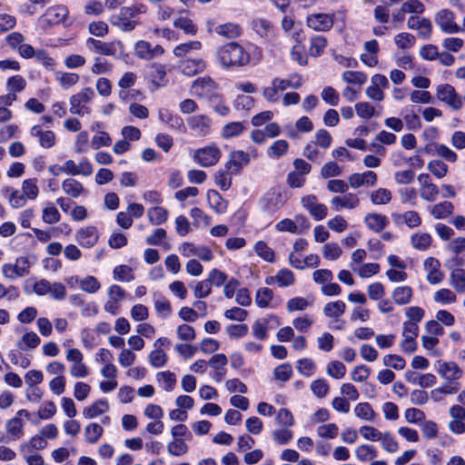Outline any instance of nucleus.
Instances as JSON below:
<instances>
[{
	"instance_id": "nucleus-1",
	"label": "nucleus",
	"mask_w": 465,
	"mask_h": 465,
	"mask_svg": "<svg viewBox=\"0 0 465 465\" xmlns=\"http://www.w3.org/2000/svg\"><path fill=\"white\" fill-rule=\"evenodd\" d=\"M261 58V49L253 45L243 47L235 42H231L221 46L217 51V59L224 68L244 66L249 63L256 64Z\"/></svg>"
},
{
	"instance_id": "nucleus-2",
	"label": "nucleus",
	"mask_w": 465,
	"mask_h": 465,
	"mask_svg": "<svg viewBox=\"0 0 465 465\" xmlns=\"http://www.w3.org/2000/svg\"><path fill=\"white\" fill-rule=\"evenodd\" d=\"M32 292L38 296L49 295L55 301L65 299L67 292L65 285L59 282H49L46 279L34 280L31 284Z\"/></svg>"
},
{
	"instance_id": "nucleus-3",
	"label": "nucleus",
	"mask_w": 465,
	"mask_h": 465,
	"mask_svg": "<svg viewBox=\"0 0 465 465\" xmlns=\"http://www.w3.org/2000/svg\"><path fill=\"white\" fill-rule=\"evenodd\" d=\"M288 200V193L280 187L270 189L260 200V205L262 211L266 213H275L281 210Z\"/></svg>"
},
{
	"instance_id": "nucleus-4",
	"label": "nucleus",
	"mask_w": 465,
	"mask_h": 465,
	"mask_svg": "<svg viewBox=\"0 0 465 465\" xmlns=\"http://www.w3.org/2000/svg\"><path fill=\"white\" fill-rule=\"evenodd\" d=\"M68 15V9L63 5H55L48 7L38 18L37 26L42 30H47L64 22Z\"/></svg>"
},
{
	"instance_id": "nucleus-5",
	"label": "nucleus",
	"mask_w": 465,
	"mask_h": 465,
	"mask_svg": "<svg viewBox=\"0 0 465 465\" xmlns=\"http://www.w3.org/2000/svg\"><path fill=\"white\" fill-rule=\"evenodd\" d=\"M221 156V149L216 143H210L192 151V157L194 163L205 168L215 165Z\"/></svg>"
},
{
	"instance_id": "nucleus-6",
	"label": "nucleus",
	"mask_w": 465,
	"mask_h": 465,
	"mask_svg": "<svg viewBox=\"0 0 465 465\" xmlns=\"http://www.w3.org/2000/svg\"><path fill=\"white\" fill-rule=\"evenodd\" d=\"M464 261L459 256H454L446 261L445 266L450 271V284L459 293H465V270L461 268Z\"/></svg>"
},
{
	"instance_id": "nucleus-7",
	"label": "nucleus",
	"mask_w": 465,
	"mask_h": 465,
	"mask_svg": "<svg viewBox=\"0 0 465 465\" xmlns=\"http://www.w3.org/2000/svg\"><path fill=\"white\" fill-rule=\"evenodd\" d=\"M94 91L91 87H84L73 94L70 99V113L77 115L89 114L91 108L89 103L94 98Z\"/></svg>"
},
{
	"instance_id": "nucleus-8",
	"label": "nucleus",
	"mask_w": 465,
	"mask_h": 465,
	"mask_svg": "<svg viewBox=\"0 0 465 465\" xmlns=\"http://www.w3.org/2000/svg\"><path fill=\"white\" fill-rule=\"evenodd\" d=\"M31 262L28 257H18L15 262L5 263L2 266V273L5 278L15 280L27 275L30 272Z\"/></svg>"
},
{
	"instance_id": "nucleus-9",
	"label": "nucleus",
	"mask_w": 465,
	"mask_h": 465,
	"mask_svg": "<svg viewBox=\"0 0 465 465\" xmlns=\"http://www.w3.org/2000/svg\"><path fill=\"white\" fill-rule=\"evenodd\" d=\"M435 23L445 34H458L463 29L455 22V14L449 9H441L435 15Z\"/></svg>"
},
{
	"instance_id": "nucleus-10",
	"label": "nucleus",
	"mask_w": 465,
	"mask_h": 465,
	"mask_svg": "<svg viewBox=\"0 0 465 465\" xmlns=\"http://www.w3.org/2000/svg\"><path fill=\"white\" fill-rule=\"evenodd\" d=\"M390 85L388 78L381 74H375L371 78V84L366 88V95L372 101L381 102L384 100V89Z\"/></svg>"
},
{
	"instance_id": "nucleus-11",
	"label": "nucleus",
	"mask_w": 465,
	"mask_h": 465,
	"mask_svg": "<svg viewBox=\"0 0 465 465\" xmlns=\"http://www.w3.org/2000/svg\"><path fill=\"white\" fill-rule=\"evenodd\" d=\"M418 183L420 198L429 203L435 202L440 191L438 186L432 183L430 176L428 173H420L418 176Z\"/></svg>"
},
{
	"instance_id": "nucleus-12",
	"label": "nucleus",
	"mask_w": 465,
	"mask_h": 465,
	"mask_svg": "<svg viewBox=\"0 0 465 465\" xmlns=\"http://www.w3.org/2000/svg\"><path fill=\"white\" fill-rule=\"evenodd\" d=\"M301 203L315 221H322L327 216V206L318 202L314 194H308L301 199Z\"/></svg>"
},
{
	"instance_id": "nucleus-13",
	"label": "nucleus",
	"mask_w": 465,
	"mask_h": 465,
	"mask_svg": "<svg viewBox=\"0 0 465 465\" xmlns=\"http://www.w3.org/2000/svg\"><path fill=\"white\" fill-rule=\"evenodd\" d=\"M296 282L295 274L288 268H282L274 275L267 276L264 282L269 286L276 285L279 288H288Z\"/></svg>"
},
{
	"instance_id": "nucleus-14",
	"label": "nucleus",
	"mask_w": 465,
	"mask_h": 465,
	"mask_svg": "<svg viewBox=\"0 0 465 465\" xmlns=\"http://www.w3.org/2000/svg\"><path fill=\"white\" fill-rule=\"evenodd\" d=\"M437 97L454 110H459L462 106L461 97L450 84H440L437 87Z\"/></svg>"
},
{
	"instance_id": "nucleus-15",
	"label": "nucleus",
	"mask_w": 465,
	"mask_h": 465,
	"mask_svg": "<svg viewBox=\"0 0 465 465\" xmlns=\"http://www.w3.org/2000/svg\"><path fill=\"white\" fill-rule=\"evenodd\" d=\"M74 239L83 248L94 247L99 240V232L94 225L82 227L75 232Z\"/></svg>"
},
{
	"instance_id": "nucleus-16",
	"label": "nucleus",
	"mask_w": 465,
	"mask_h": 465,
	"mask_svg": "<svg viewBox=\"0 0 465 465\" xmlns=\"http://www.w3.org/2000/svg\"><path fill=\"white\" fill-rule=\"evenodd\" d=\"M307 25L316 32L329 31L333 25V15L314 13L307 16Z\"/></svg>"
},
{
	"instance_id": "nucleus-17",
	"label": "nucleus",
	"mask_w": 465,
	"mask_h": 465,
	"mask_svg": "<svg viewBox=\"0 0 465 465\" xmlns=\"http://www.w3.org/2000/svg\"><path fill=\"white\" fill-rule=\"evenodd\" d=\"M436 371L446 381H458L463 375V371L454 361H438Z\"/></svg>"
},
{
	"instance_id": "nucleus-18",
	"label": "nucleus",
	"mask_w": 465,
	"mask_h": 465,
	"mask_svg": "<svg viewBox=\"0 0 465 465\" xmlns=\"http://www.w3.org/2000/svg\"><path fill=\"white\" fill-rule=\"evenodd\" d=\"M330 203L335 212H340L342 209L352 210L360 205V198L356 193L347 192L342 195L332 197Z\"/></svg>"
},
{
	"instance_id": "nucleus-19",
	"label": "nucleus",
	"mask_w": 465,
	"mask_h": 465,
	"mask_svg": "<svg viewBox=\"0 0 465 465\" xmlns=\"http://www.w3.org/2000/svg\"><path fill=\"white\" fill-rule=\"evenodd\" d=\"M249 163L250 154L244 151L236 150L230 153L225 167L231 173L237 174L242 168L247 166Z\"/></svg>"
},
{
	"instance_id": "nucleus-20",
	"label": "nucleus",
	"mask_w": 465,
	"mask_h": 465,
	"mask_svg": "<svg viewBox=\"0 0 465 465\" xmlns=\"http://www.w3.org/2000/svg\"><path fill=\"white\" fill-rule=\"evenodd\" d=\"M46 446L47 441L43 439V436L37 434L33 436L29 440L22 442L19 450L23 458H27L40 455L37 451L45 449Z\"/></svg>"
},
{
	"instance_id": "nucleus-21",
	"label": "nucleus",
	"mask_w": 465,
	"mask_h": 465,
	"mask_svg": "<svg viewBox=\"0 0 465 465\" xmlns=\"http://www.w3.org/2000/svg\"><path fill=\"white\" fill-rule=\"evenodd\" d=\"M423 265L427 272L426 279L430 284H439L444 280L445 274L440 270V262L438 259L428 257Z\"/></svg>"
},
{
	"instance_id": "nucleus-22",
	"label": "nucleus",
	"mask_w": 465,
	"mask_h": 465,
	"mask_svg": "<svg viewBox=\"0 0 465 465\" xmlns=\"http://www.w3.org/2000/svg\"><path fill=\"white\" fill-rule=\"evenodd\" d=\"M188 126L199 136H207L211 134L212 120L203 114L190 116L187 119Z\"/></svg>"
},
{
	"instance_id": "nucleus-23",
	"label": "nucleus",
	"mask_w": 465,
	"mask_h": 465,
	"mask_svg": "<svg viewBox=\"0 0 465 465\" xmlns=\"http://www.w3.org/2000/svg\"><path fill=\"white\" fill-rule=\"evenodd\" d=\"M228 359L223 353H217L208 361V365L213 369L212 377L216 382H221L226 376V365Z\"/></svg>"
},
{
	"instance_id": "nucleus-24",
	"label": "nucleus",
	"mask_w": 465,
	"mask_h": 465,
	"mask_svg": "<svg viewBox=\"0 0 465 465\" xmlns=\"http://www.w3.org/2000/svg\"><path fill=\"white\" fill-rule=\"evenodd\" d=\"M135 54L144 60H151L163 54L164 50L160 45L152 46V45L143 40H140L135 44Z\"/></svg>"
},
{
	"instance_id": "nucleus-25",
	"label": "nucleus",
	"mask_w": 465,
	"mask_h": 465,
	"mask_svg": "<svg viewBox=\"0 0 465 465\" xmlns=\"http://www.w3.org/2000/svg\"><path fill=\"white\" fill-rule=\"evenodd\" d=\"M216 90V84L209 77L196 79L191 88L192 94L199 97H210Z\"/></svg>"
},
{
	"instance_id": "nucleus-26",
	"label": "nucleus",
	"mask_w": 465,
	"mask_h": 465,
	"mask_svg": "<svg viewBox=\"0 0 465 465\" xmlns=\"http://www.w3.org/2000/svg\"><path fill=\"white\" fill-rule=\"evenodd\" d=\"M409 29L418 31L420 36L427 39L430 36L432 31V25L430 19L425 17L411 16L407 21Z\"/></svg>"
},
{
	"instance_id": "nucleus-27",
	"label": "nucleus",
	"mask_w": 465,
	"mask_h": 465,
	"mask_svg": "<svg viewBox=\"0 0 465 465\" xmlns=\"http://www.w3.org/2000/svg\"><path fill=\"white\" fill-rule=\"evenodd\" d=\"M378 180L377 174L372 171L355 173L349 176L348 182L351 188L357 189L363 185L373 186Z\"/></svg>"
},
{
	"instance_id": "nucleus-28",
	"label": "nucleus",
	"mask_w": 465,
	"mask_h": 465,
	"mask_svg": "<svg viewBox=\"0 0 465 465\" xmlns=\"http://www.w3.org/2000/svg\"><path fill=\"white\" fill-rule=\"evenodd\" d=\"M30 134L34 137H37L39 140V144L41 147L45 149L52 148L56 142L55 134L53 131L44 130L41 125H34Z\"/></svg>"
},
{
	"instance_id": "nucleus-29",
	"label": "nucleus",
	"mask_w": 465,
	"mask_h": 465,
	"mask_svg": "<svg viewBox=\"0 0 465 465\" xmlns=\"http://www.w3.org/2000/svg\"><path fill=\"white\" fill-rule=\"evenodd\" d=\"M158 118L163 124H166L169 128L173 130H184V124L183 118L166 108L159 109Z\"/></svg>"
},
{
	"instance_id": "nucleus-30",
	"label": "nucleus",
	"mask_w": 465,
	"mask_h": 465,
	"mask_svg": "<svg viewBox=\"0 0 465 465\" xmlns=\"http://www.w3.org/2000/svg\"><path fill=\"white\" fill-rule=\"evenodd\" d=\"M205 62L202 58H186L180 62L179 67L184 75L193 76L205 69Z\"/></svg>"
},
{
	"instance_id": "nucleus-31",
	"label": "nucleus",
	"mask_w": 465,
	"mask_h": 465,
	"mask_svg": "<svg viewBox=\"0 0 465 465\" xmlns=\"http://www.w3.org/2000/svg\"><path fill=\"white\" fill-rule=\"evenodd\" d=\"M148 76L155 87H164L168 84L165 66L161 64H153L149 68Z\"/></svg>"
},
{
	"instance_id": "nucleus-32",
	"label": "nucleus",
	"mask_w": 465,
	"mask_h": 465,
	"mask_svg": "<svg viewBox=\"0 0 465 465\" xmlns=\"http://www.w3.org/2000/svg\"><path fill=\"white\" fill-rule=\"evenodd\" d=\"M413 290L409 285L395 287L391 292V299L398 306H405L412 301Z\"/></svg>"
},
{
	"instance_id": "nucleus-33",
	"label": "nucleus",
	"mask_w": 465,
	"mask_h": 465,
	"mask_svg": "<svg viewBox=\"0 0 465 465\" xmlns=\"http://www.w3.org/2000/svg\"><path fill=\"white\" fill-rule=\"evenodd\" d=\"M430 214L436 220H444L452 214L454 205L452 203L444 201L427 208Z\"/></svg>"
},
{
	"instance_id": "nucleus-34",
	"label": "nucleus",
	"mask_w": 465,
	"mask_h": 465,
	"mask_svg": "<svg viewBox=\"0 0 465 465\" xmlns=\"http://www.w3.org/2000/svg\"><path fill=\"white\" fill-rule=\"evenodd\" d=\"M274 293L272 290L268 287L259 288L255 292V304L261 309L276 307L273 302Z\"/></svg>"
},
{
	"instance_id": "nucleus-35",
	"label": "nucleus",
	"mask_w": 465,
	"mask_h": 465,
	"mask_svg": "<svg viewBox=\"0 0 465 465\" xmlns=\"http://www.w3.org/2000/svg\"><path fill=\"white\" fill-rule=\"evenodd\" d=\"M252 27L261 37L267 40H272L275 36V29L273 25L266 19H254L252 22Z\"/></svg>"
},
{
	"instance_id": "nucleus-36",
	"label": "nucleus",
	"mask_w": 465,
	"mask_h": 465,
	"mask_svg": "<svg viewBox=\"0 0 465 465\" xmlns=\"http://www.w3.org/2000/svg\"><path fill=\"white\" fill-rule=\"evenodd\" d=\"M86 45L90 50L103 55H114L116 53L114 43H104L90 37L86 41Z\"/></svg>"
},
{
	"instance_id": "nucleus-37",
	"label": "nucleus",
	"mask_w": 465,
	"mask_h": 465,
	"mask_svg": "<svg viewBox=\"0 0 465 465\" xmlns=\"http://www.w3.org/2000/svg\"><path fill=\"white\" fill-rule=\"evenodd\" d=\"M207 202L211 209L216 213H224L228 207V202L215 190H208Z\"/></svg>"
},
{
	"instance_id": "nucleus-38",
	"label": "nucleus",
	"mask_w": 465,
	"mask_h": 465,
	"mask_svg": "<svg viewBox=\"0 0 465 465\" xmlns=\"http://www.w3.org/2000/svg\"><path fill=\"white\" fill-rule=\"evenodd\" d=\"M3 194L8 200V203L12 208H21L27 203V199L25 197L23 192L17 189L5 187L3 189Z\"/></svg>"
},
{
	"instance_id": "nucleus-39",
	"label": "nucleus",
	"mask_w": 465,
	"mask_h": 465,
	"mask_svg": "<svg viewBox=\"0 0 465 465\" xmlns=\"http://www.w3.org/2000/svg\"><path fill=\"white\" fill-rule=\"evenodd\" d=\"M109 410V403L106 399H99L90 406L86 407L83 411V415L85 419H94L98 417Z\"/></svg>"
},
{
	"instance_id": "nucleus-40",
	"label": "nucleus",
	"mask_w": 465,
	"mask_h": 465,
	"mask_svg": "<svg viewBox=\"0 0 465 465\" xmlns=\"http://www.w3.org/2000/svg\"><path fill=\"white\" fill-rule=\"evenodd\" d=\"M346 304L343 301L327 302L323 307V313L326 317L339 322V318L345 312Z\"/></svg>"
},
{
	"instance_id": "nucleus-41",
	"label": "nucleus",
	"mask_w": 465,
	"mask_h": 465,
	"mask_svg": "<svg viewBox=\"0 0 465 465\" xmlns=\"http://www.w3.org/2000/svg\"><path fill=\"white\" fill-rule=\"evenodd\" d=\"M364 222L366 226L376 232H381L388 224V218L380 213H368Z\"/></svg>"
},
{
	"instance_id": "nucleus-42",
	"label": "nucleus",
	"mask_w": 465,
	"mask_h": 465,
	"mask_svg": "<svg viewBox=\"0 0 465 465\" xmlns=\"http://www.w3.org/2000/svg\"><path fill=\"white\" fill-rule=\"evenodd\" d=\"M313 304L312 297L296 296L287 301L286 309L289 312L305 311Z\"/></svg>"
},
{
	"instance_id": "nucleus-43",
	"label": "nucleus",
	"mask_w": 465,
	"mask_h": 465,
	"mask_svg": "<svg viewBox=\"0 0 465 465\" xmlns=\"http://www.w3.org/2000/svg\"><path fill=\"white\" fill-rule=\"evenodd\" d=\"M432 242V237L428 232H416L411 236V246L420 252L427 251Z\"/></svg>"
},
{
	"instance_id": "nucleus-44",
	"label": "nucleus",
	"mask_w": 465,
	"mask_h": 465,
	"mask_svg": "<svg viewBox=\"0 0 465 465\" xmlns=\"http://www.w3.org/2000/svg\"><path fill=\"white\" fill-rule=\"evenodd\" d=\"M246 130V124L243 122H231L225 124L221 132L223 139H231L240 136Z\"/></svg>"
},
{
	"instance_id": "nucleus-45",
	"label": "nucleus",
	"mask_w": 465,
	"mask_h": 465,
	"mask_svg": "<svg viewBox=\"0 0 465 465\" xmlns=\"http://www.w3.org/2000/svg\"><path fill=\"white\" fill-rule=\"evenodd\" d=\"M156 381L159 386L165 391H173L176 385L175 374L170 371H159L156 374Z\"/></svg>"
},
{
	"instance_id": "nucleus-46",
	"label": "nucleus",
	"mask_w": 465,
	"mask_h": 465,
	"mask_svg": "<svg viewBox=\"0 0 465 465\" xmlns=\"http://www.w3.org/2000/svg\"><path fill=\"white\" fill-rule=\"evenodd\" d=\"M395 221L396 223L406 224L411 229L419 227L421 224V218L416 211H407L398 214Z\"/></svg>"
},
{
	"instance_id": "nucleus-47",
	"label": "nucleus",
	"mask_w": 465,
	"mask_h": 465,
	"mask_svg": "<svg viewBox=\"0 0 465 465\" xmlns=\"http://www.w3.org/2000/svg\"><path fill=\"white\" fill-rule=\"evenodd\" d=\"M153 305L156 314L163 319L169 318L173 313L171 302L163 296L155 297Z\"/></svg>"
},
{
	"instance_id": "nucleus-48",
	"label": "nucleus",
	"mask_w": 465,
	"mask_h": 465,
	"mask_svg": "<svg viewBox=\"0 0 465 465\" xmlns=\"http://www.w3.org/2000/svg\"><path fill=\"white\" fill-rule=\"evenodd\" d=\"M112 23L125 32L133 31L138 24L131 16L124 15L122 9L117 15L112 17Z\"/></svg>"
},
{
	"instance_id": "nucleus-49",
	"label": "nucleus",
	"mask_w": 465,
	"mask_h": 465,
	"mask_svg": "<svg viewBox=\"0 0 465 465\" xmlns=\"http://www.w3.org/2000/svg\"><path fill=\"white\" fill-rule=\"evenodd\" d=\"M63 191L73 198H78L84 192L83 184L75 179L67 178L62 183Z\"/></svg>"
},
{
	"instance_id": "nucleus-50",
	"label": "nucleus",
	"mask_w": 465,
	"mask_h": 465,
	"mask_svg": "<svg viewBox=\"0 0 465 465\" xmlns=\"http://www.w3.org/2000/svg\"><path fill=\"white\" fill-rule=\"evenodd\" d=\"M147 216L153 225H161L168 219V211L162 206H155L148 209Z\"/></svg>"
},
{
	"instance_id": "nucleus-51",
	"label": "nucleus",
	"mask_w": 465,
	"mask_h": 465,
	"mask_svg": "<svg viewBox=\"0 0 465 465\" xmlns=\"http://www.w3.org/2000/svg\"><path fill=\"white\" fill-rule=\"evenodd\" d=\"M401 116L410 130H417L420 127V119L411 107H405L401 112Z\"/></svg>"
},
{
	"instance_id": "nucleus-52",
	"label": "nucleus",
	"mask_w": 465,
	"mask_h": 465,
	"mask_svg": "<svg viewBox=\"0 0 465 465\" xmlns=\"http://www.w3.org/2000/svg\"><path fill=\"white\" fill-rule=\"evenodd\" d=\"M24 421L19 417H14L6 422L5 430L14 440H19L24 436Z\"/></svg>"
},
{
	"instance_id": "nucleus-53",
	"label": "nucleus",
	"mask_w": 465,
	"mask_h": 465,
	"mask_svg": "<svg viewBox=\"0 0 465 465\" xmlns=\"http://www.w3.org/2000/svg\"><path fill=\"white\" fill-rule=\"evenodd\" d=\"M21 191L25 194L27 201H35L39 194V187L36 178L25 179L22 183Z\"/></svg>"
},
{
	"instance_id": "nucleus-54",
	"label": "nucleus",
	"mask_w": 465,
	"mask_h": 465,
	"mask_svg": "<svg viewBox=\"0 0 465 465\" xmlns=\"http://www.w3.org/2000/svg\"><path fill=\"white\" fill-rule=\"evenodd\" d=\"M341 78L346 84L358 85L359 87L363 85L368 80L367 74L360 71H345L341 74Z\"/></svg>"
},
{
	"instance_id": "nucleus-55",
	"label": "nucleus",
	"mask_w": 465,
	"mask_h": 465,
	"mask_svg": "<svg viewBox=\"0 0 465 465\" xmlns=\"http://www.w3.org/2000/svg\"><path fill=\"white\" fill-rule=\"evenodd\" d=\"M253 250L255 253L262 260L268 262H275V252L271 247L268 246V244L265 242L258 241L254 244Z\"/></svg>"
},
{
	"instance_id": "nucleus-56",
	"label": "nucleus",
	"mask_w": 465,
	"mask_h": 465,
	"mask_svg": "<svg viewBox=\"0 0 465 465\" xmlns=\"http://www.w3.org/2000/svg\"><path fill=\"white\" fill-rule=\"evenodd\" d=\"M355 456L361 461H369L378 456L376 448L369 444H361L355 450Z\"/></svg>"
},
{
	"instance_id": "nucleus-57",
	"label": "nucleus",
	"mask_w": 465,
	"mask_h": 465,
	"mask_svg": "<svg viewBox=\"0 0 465 465\" xmlns=\"http://www.w3.org/2000/svg\"><path fill=\"white\" fill-rule=\"evenodd\" d=\"M202 48V43L199 41H189L178 45L173 51L176 57H185L193 51H199Z\"/></svg>"
},
{
	"instance_id": "nucleus-58",
	"label": "nucleus",
	"mask_w": 465,
	"mask_h": 465,
	"mask_svg": "<svg viewBox=\"0 0 465 465\" xmlns=\"http://www.w3.org/2000/svg\"><path fill=\"white\" fill-rule=\"evenodd\" d=\"M90 70L94 74L96 75L109 74L113 71V65L108 62L107 59L101 56H96L94 58V64Z\"/></svg>"
},
{
	"instance_id": "nucleus-59",
	"label": "nucleus",
	"mask_w": 465,
	"mask_h": 465,
	"mask_svg": "<svg viewBox=\"0 0 465 465\" xmlns=\"http://www.w3.org/2000/svg\"><path fill=\"white\" fill-rule=\"evenodd\" d=\"M277 84L281 91H285L288 88L298 89L302 85V78L300 74H294L288 76V78H278Z\"/></svg>"
},
{
	"instance_id": "nucleus-60",
	"label": "nucleus",
	"mask_w": 465,
	"mask_h": 465,
	"mask_svg": "<svg viewBox=\"0 0 465 465\" xmlns=\"http://www.w3.org/2000/svg\"><path fill=\"white\" fill-rule=\"evenodd\" d=\"M55 79L60 84L63 89H69L70 87L75 85L79 82V75L75 73H68V72H57L55 74Z\"/></svg>"
},
{
	"instance_id": "nucleus-61",
	"label": "nucleus",
	"mask_w": 465,
	"mask_h": 465,
	"mask_svg": "<svg viewBox=\"0 0 465 465\" xmlns=\"http://www.w3.org/2000/svg\"><path fill=\"white\" fill-rule=\"evenodd\" d=\"M103 433V427L95 422L88 424L84 429L85 440L90 444L96 443Z\"/></svg>"
},
{
	"instance_id": "nucleus-62",
	"label": "nucleus",
	"mask_w": 465,
	"mask_h": 465,
	"mask_svg": "<svg viewBox=\"0 0 465 465\" xmlns=\"http://www.w3.org/2000/svg\"><path fill=\"white\" fill-rule=\"evenodd\" d=\"M113 276L115 281L129 282L134 280L133 269L125 264L114 267Z\"/></svg>"
},
{
	"instance_id": "nucleus-63",
	"label": "nucleus",
	"mask_w": 465,
	"mask_h": 465,
	"mask_svg": "<svg viewBox=\"0 0 465 465\" xmlns=\"http://www.w3.org/2000/svg\"><path fill=\"white\" fill-rule=\"evenodd\" d=\"M327 46V39L322 35H315L310 41V54L314 57L321 56Z\"/></svg>"
},
{
	"instance_id": "nucleus-64",
	"label": "nucleus",
	"mask_w": 465,
	"mask_h": 465,
	"mask_svg": "<svg viewBox=\"0 0 465 465\" xmlns=\"http://www.w3.org/2000/svg\"><path fill=\"white\" fill-rule=\"evenodd\" d=\"M370 199L375 205L387 204L391 200V192L386 188H379L370 193Z\"/></svg>"
}]
</instances>
